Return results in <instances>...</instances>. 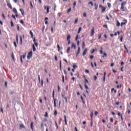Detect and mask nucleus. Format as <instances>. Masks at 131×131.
<instances>
[{
    "mask_svg": "<svg viewBox=\"0 0 131 131\" xmlns=\"http://www.w3.org/2000/svg\"><path fill=\"white\" fill-rule=\"evenodd\" d=\"M125 5H126V3L125 2L122 3L120 7V11H121V12H125V11H126V7H125Z\"/></svg>",
    "mask_w": 131,
    "mask_h": 131,
    "instance_id": "obj_1",
    "label": "nucleus"
},
{
    "mask_svg": "<svg viewBox=\"0 0 131 131\" xmlns=\"http://www.w3.org/2000/svg\"><path fill=\"white\" fill-rule=\"evenodd\" d=\"M52 97H53V98L54 99V108H56L57 107V104H56V99H55V91H53V92Z\"/></svg>",
    "mask_w": 131,
    "mask_h": 131,
    "instance_id": "obj_2",
    "label": "nucleus"
},
{
    "mask_svg": "<svg viewBox=\"0 0 131 131\" xmlns=\"http://www.w3.org/2000/svg\"><path fill=\"white\" fill-rule=\"evenodd\" d=\"M32 58V51L30 52L27 56V59L28 60H29L30 59H31Z\"/></svg>",
    "mask_w": 131,
    "mask_h": 131,
    "instance_id": "obj_3",
    "label": "nucleus"
},
{
    "mask_svg": "<svg viewBox=\"0 0 131 131\" xmlns=\"http://www.w3.org/2000/svg\"><path fill=\"white\" fill-rule=\"evenodd\" d=\"M84 86L86 90H89V87L88 86V85H86V83H89V80L88 79H85L84 81Z\"/></svg>",
    "mask_w": 131,
    "mask_h": 131,
    "instance_id": "obj_4",
    "label": "nucleus"
},
{
    "mask_svg": "<svg viewBox=\"0 0 131 131\" xmlns=\"http://www.w3.org/2000/svg\"><path fill=\"white\" fill-rule=\"evenodd\" d=\"M99 8L102 9L101 13H104L105 11H106V8L103 7L102 5H99Z\"/></svg>",
    "mask_w": 131,
    "mask_h": 131,
    "instance_id": "obj_5",
    "label": "nucleus"
},
{
    "mask_svg": "<svg viewBox=\"0 0 131 131\" xmlns=\"http://www.w3.org/2000/svg\"><path fill=\"white\" fill-rule=\"evenodd\" d=\"M123 21L124 22H122L121 23V27H122V26H123V25H125V24H126V23H127V20H126V19L123 20Z\"/></svg>",
    "mask_w": 131,
    "mask_h": 131,
    "instance_id": "obj_6",
    "label": "nucleus"
},
{
    "mask_svg": "<svg viewBox=\"0 0 131 131\" xmlns=\"http://www.w3.org/2000/svg\"><path fill=\"white\" fill-rule=\"evenodd\" d=\"M95 34V28H93L91 30V36H94V35Z\"/></svg>",
    "mask_w": 131,
    "mask_h": 131,
    "instance_id": "obj_7",
    "label": "nucleus"
},
{
    "mask_svg": "<svg viewBox=\"0 0 131 131\" xmlns=\"http://www.w3.org/2000/svg\"><path fill=\"white\" fill-rule=\"evenodd\" d=\"M86 53H88V48H86L84 50V51L82 54V56H85L86 55Z\"/></svg>",
    "mask_w": 131,
    "mask_h": 131,
    "instance_id": "obj_8",
    "label": "nucleus"
},
{
    "mask_svg": "<svg viewBox=\"0 0 131 131\" xmlns=\"http://www.w3.org/2000/svg\"><path fill=\"white\" fill-rule=\"evenodd\" d=\"M79 54H80V48H78V51L77 52V54H76V56L78 57V55H79Z\"/></svg>",
    "mask_w": 131,
    "mask_h": 131,
    "instance_id": "obj_9",
    "label": "nucleus"
},
{
    "mask_svg": "<svg viewBox=\"0 0 131 131\" xmlns=\"http://www.w3.org/2000/svg\"><path fill=\"white\" fill-rule=\"evenodd\" d=\"M62 98L65 100L66 103H68V100H67V97H65L64 95L61 96Z\"/></svg>",
    "mask_w": 131,
    "mask_h": 131,
    "instance_id": "obj_10",
    "label": "nucleus"
},
{
    "mask_svg": "<svg viewBox=\"0 0 131 131\" xmlns=\"http://www.w3.org/2000/svg\"><path fill=\"white\" fill-rule=\"evenodd\" d=\"M106 80V72H104V75H103V82H105Z\"/></svg>",
    "mask_w": 131,
    "mask_h": 131,
    "instance_id": "obj_11",
    "label": "nucleus"
},
{
    "mask_svg": "<svg viewBox=\"0 0 131 131\" xmlns=\"http://www.w3.org/2000/svg\"><path fill=\"white\" fill-rule=\"evenodd\" d=\"M71 49H74L75 50V49H76V45L72 43Z\"/></svg>",
    "mask_w": 131,
    "mask_h": 131,
    "instance_id": "obj_12",
    "label": "nucleus"
},
{
    "mask_svg": "<svg viewBox=\"0 0 131 131\" xmlns=\"http://www.w3.org/2000/svg\"><path fill=\"white\" fill-rule=\"evenodd\" d=\"M7 6H8V8H9L10 9H12V5H11V3H7Z\"/></svg>",
    "mask_w": 131,
    "mask_h": 131,
    "instance_id": "obj_13",
    "label": "nucleus"
},
{
    "mask_svg": "<svg viewBox=\"0 0 131 131\" xmlns=\"http://www.w3.org/2000/svg\"><path fill=\"white\" fill-rule=\"evenodd\" d=\"M20 12L21 13V15H23V16H24V10L22 9H19Z\"/></svg>",
    "mask_w": 131,
    "mask_h": 131,
    "instance_id": "obj_14",
    "label": "nucleus"
},
{
    "mask_svg": "<svg viewBox=\"0 0 131 131\" xmlns=\"http://www.w3.org/2000/svg\"><path fill=\"white\" fill-rule=\"evenodd\" d=\"M13 13H15V14H18V11H17V9H16V8H13Z\"/></svg>",
    "mask_w": 131,
    "mask_h": 131,
    "instance_id": "obj_15",
    "label": "nucleus"
},
{
    "mask_svg": "<svg viewBox=\"0 0 131 131\" xmlns=\"http://www.w3.org/2000/svg\"><path fill=\"white\" fill-rule=\"evenodd\" d=\"M116 26H117L118 27H119V26H121L120 23H119V21L118 20L117 21Z\"/></svg>",
    "mask_w": 131,
    "mask_h": 131,
    "instance_id": "obj_16",
    "label": "nucleus"
},
{
    "mask_svg": "<svg viewBox=\"0 0 131 131\" xmlns=\"http://www.w3.org/2000/svg\"><path fill=\"white\" fill-rule=\"evenodd\" d=\"M70 38H71V35H69L67 36V40H70Z\"/></svg>",
    "mask_w": 131,
    "mask_h": 131,
    "instance_id": "obj_17",
    "label": "nucleus"
},
{
    "mask_svg": "<svg viewBox=\"0 0 131 131\" xmlns=\"http://www.w3.org/2000/svg\"><path fill=\"white\" fill-rule=\"evenodd\" d=\"M116 112H117L118 116H119L120 117L122 116V115H121V114H120V112H118V111H116Z\"/></svg>",
    "mask_w": 131,
    "mask_h": 131,
    "instance_id": "obj_18",
    "label": "nucleus"
},
{
    "mask_svg": "<svg viewBox=\"0 0 131 131\" xmlns=\"http://www.w3.org/2000/svg\"><path fill=\"white\" fill-rule=\"evenodd\" d=\"M90 117H91V120H93V117H94V113H91Z\"/></svg>",
    "mask_w": 131,
    "mask_h": 131,
    "instance_id": "obj_19",
    "label": "nucleus"
},
{
    "mask_svg": "<svg viewBox=\"0 0 131 131\" xmlns=\"http://www.w3.org/2000/svg\"><path fill=\"white\" fill-rule=\"evenodd\" d=\"M11 58H12V60L15 61V57L14 56V53H12V54H11Z\"/></svg>",
    "mask_w": 131,
    "mask_h": 131,
    "instance_id": "obj_20",
    "label": "nucleus"
},
{
    "mask_svg": "<svg viewBox=\"0 0 131 131\" xmlns=\"http://www.w3.org/2000/svg\"><path fill=\"white\" fill-rule=\"evenodd\" d=\"M30 34L31 35V37L32 38H33V33H32V31H30Z\"/></svg>",
    "mask_w": 131,
    "mask_h": 131,
    "instance_id": "obj_21",
    "label": "nucleus"
},
{
    "mask_svg": "<svg viewBox=\"0 0 131 131\" xmlns=\"http://www.w3.org/2000/svg\"><path fill=\"white\" fill-rule=\"evenodd\" d=\"M19 22H20V23L21 24H22V25H24V26L25 23H24V21H23V19H21L20 20H19Z\"/></svg>",
    "mask_w": 131,
    "mask_h": 131,
    "instance_id": "obj_22",
    "label": "nucleus"
},
{
    "mask_svg": "<svg viewBox=\"0 0 131 131\" xmlns=\"http://www.w3.org/2000/svg\"><path fill=\"white\" fill-rule=\"evenodd\" d=\"M64 118L65 124L66 125H67V120L66 119V116H64Z\"/></svg>",
    "mask_w": 131,
    "mask_h": 131,
    "instance_id": "obj_23",
    "label": "nucleus"
},
{
    "mask_svg": "<svg viewBox=\"0 0 131 131\" xmlns=\"http://www.w3.org/2000/svg\"><path fill=\"white\" fill-rule=\"evenodd\" d=\"M36 51V48H35V46H34V45H33V51L35 52Z\"/></svg>",
    "mask_w": 131,
    "mask_h": 131,
    "instance_id": "obj_24",
    "label": "nucleus"
},
{
    "mask_svg": "<svg viewBox=\"0 0 131 131\" xmlns=\"http://www.w3.org/2000/svg\"><path fill=\"white\" fill-rule=\"evenodd\" d=\"M31 128L32 130H33V122H31Z\"/></svg>",
    "mask_w": 131,
    "mask_h": 131,
    "instance_id": "obj_25",
    "label": "nucleus"
},
{
    "mask_svg": "<svg viewBox=\"0 0 131 131\" xmlns=\"http://www.w3.org/2000/svg\"><path fill=\"white\" fill-rule=\"evenodd\" d=\"M82 28L81 27L79 28L78 31V34H79L80 33V31H81Z\"/></svg>",
    "mask_w": 131,
    "mask_h": 131,
    "instance_id": "obj_26",
    "label": "nucleus"
},
{
    "mask_svg": "<svg viewBox=\"0 0 131 131\" xmlns=\"http://www.w3.org/2000/svg\"><path fill=\"white\" fill-rule=\"evenodd\" d=\"M71 48L70 47H68V49H67V54H69V52H70V49Z\"/></svg>",
    "mask_w": 131,
    "mask_h": 131,
    "instance_id": "obj_27",
    "label": "nucleus"
},
{
    "mask_svg": "<svg viewBox=\"0 0 131 131\" xmlns=\"http://www.w3.org/2000/svg\"><path fill=\"white\" fill-rule=\"evenodd\" d=\"M55 125L56 126V129H59V126H58V123L55 121Z\"/></svg>",
    "mask_w": 131,
    "mask_h": 131,
    "instance_id": "obj_28",
    "label": "nucleus"
},
{
    "mask_svg": "<svg viewBox=\"0 0 131 131\" xmlns=\"http://www.w3.org/2000/svg\"><path fill=\"white\" fill-rule=\"evenodd\" d=\"M96 51H98L97 49H93V51L91 52V54H94Z\"/></svg>",
    "mask_w": 131,
    "mask_h": 131,
    "instance_id": "obj_29",
    "label": "nucleus"
},
{
    "mask_svg": "<svg viewBox=\"0 0 131 131\" xmlns=\"http://www.w3.org/2000/svg\"><path fill=\"white\" fill-rule=\"evenodd\" d=\"M57 49L58 52H60V50H61V48L60 47V46L59 45H57Z\"/></svg>",
    "mask_w": 131,
    "mask_h": 131,
    "instance_id": "obj_30",
    "label": "nucleus"
},
{
    "mask_svg": "<svg viewBox=\"0 0 131 131\" xmlns=\"http://www.w3.org/2000/svg\"><path fill=\"white\" fill-rule=\"evenodd\" d=\"M60 70H62V61H60Z\"/></svg>",
    "mask_w": 131,
    "mask_h": 131,
    "instance_id": "obj_31",
    "label": "nucleus"
},
{
    "mask_svg": "<svg viewBox=\"0 0 131 131\" xmlns=\"http://www.w3.org/2000/svg\"><path fill=\"white\" fill-rule=\"evenodd\" d=\"M62 82L63 83H65V77L64 76H62Z\"/></svg>",
    "mask_w": 131,
    "mask_h": 131,
    "instance_id": "obj_32",
    "label": "nucleus"
},
{
    "mask_svg": "<svg viewBox=\"0 0 131 131\" xmlns=\"http://www.w3.org/2000/svg\"><path fill=\"white\" fill-rule=\"evenodd\" d=\"M20 45L22 46V42H23V40H22V36H20Z\"/></svg>",
    "mask_w": 131,
    "mask_h": 131,
    "instance_id": "obj_33",
    "label": "nucleus"
},
{
    "mask_svg": "<svg viewBox=\"0 0 131 131\" xmlns=\"http://www.w3.org/2000/svg\"><path fill=\"white\" fill-rule=\"evenodd\" d=\"M19 126H20V127L21 128H24L25 127L24 126V125L23 124H20V125H19Z\"/></svg>",
    "mask_w": 131,
    "mask_h": 131,
    "instance_id": "obj_34",
    "label": "nucleus"
},
{
    "mask_svg": "<svg viewBox=\"0 0 131 131\" xmlns=\"http://www.w3.org/2000/svg\"><path fill=\"white\" fill-rule=\"evenodd\" d=\"M10 23H11V27H14V23H13V20H11Z\"/></svg>",
    "mask_w": 131,
    "mask_h": 131,
    "instance_id": "obj_35",
    "label": "nucleus"
},
{
    "mask_svg": "<svg viewBox=\"0 0 131 131\" xmlns=\"http://www.w3.org/2000/svg\"><path fill=\"white\" fill-rule=\"evenodd\" d=\"M81 100H82L83 104H85V102H84V101L83 100V97H82V96L81 97Z\"/></svg>",
    "mask_w": 131,
    "mask_h": 131,
    "instance_id": "obj_36",
    "label": "nucleus"
},
{
    "mask_svg": "<svg viewBox=\"0 0 131 131\" xmlns=\"http://www.w3.org/2000/svg\"><path fill=\"white\" fill-rule=\"evenodd\" d=\"M73 68H74V69H76V68H77V66L76 64H74L73 66Z\"/></svg>",
    "mask_w": 131,
    "mask_h": 131,
    "instance_id": "obj_37",
    "label": "nucleus"
},
{
    "mask_svg": "<svg viewBox=\"0 0 131 131\" xmlns=\"http://www.w3.org/2000/svg\"><path fill=\"white\" fill-rule=\"evenodd\" d=\"M107 6H108L109 9H110V8H111V3H107Z\"/></svg>",
    "mask_w": 131,
    "mask_h": 131,
    "instance_id": "obj_38",
    "label": "nucleus"
},
{
    "mask_svg": "<svg viewBox=\"0 0 131 131\" xmlns=\"http://www.w3.org/2000/svg\"><path fill=\"white\" fill-rule=\"evenodd\" d=\"M78 22V18H76L75 20V22H74V24H77V23Z\"/></svg>",
    "mask_w": 131,
    "mask_h": 131,
    "instance_id": "obj_39",
    "label": "nucleus"
},
{
    "mask_svg": "<svg viewBox=\"0 0 131 131\" xmlns=\"http://www.w3.org/2000/svg\"><path fill=\"white\" fill-rule=\"evenodd\" d=\"M104 57H107V53H104L103 55L102 56V58H104Z\"/></svg>",
    "mask_w": 131,
    "mask_h": 131,
    "instance_id": "obj_40",
    "label": "nucleus"
},
{
    "mask_svg": "<svg viewBox=\"0 0 131 131\" xmlns=\"http://www.w3.org/2000/svg\"><path fill=\"white\" fill-rule=\"evenodd\" d=\"M100 49H101V50H100V54H103V48L102 47H101L100 48Z\"/></svg>",
    "mask_w": 131,
    "mask_h": 131,
    "instance_id": "obj_41",
    "label": "nucleus"
},
{
    "mask_svg": "<svg viewBox=\"0 0 131 131\" xmlns=\"http://www.w3.org/2000/svg\"><path fill=\"white\" fill-rule=\"evenodd\" d=\"M47 14H49V13H50V8L49 7L47 8Z\"/></svg>",
    "mask_w": 131,
    "mask_h": 131,
    "instance_id": "obj_42",
    "label": "nucleus"
},
{
    "mask_svg": "<svg viewBox=\"0 0 131 131\" xmlns=\"http://www.w3.org/2000/svg\"><path fill=\"white\" fill-rule=\"evenodd\" d=\"M45 117H49V115L48 114V112H46Z\"/></svg>",
    "mask_w": 131,
    "mask_h": 131,
    "instance_id": "obj_43",
    "label": "nucleus"
},
{
    "mask_svg": "<svg viewBox=\"0 0 131 131\" xmlns=\"http://www.w3.org/2000/svg\"><path fill=\"white\" fill-rule=\"evenodd\" d=\"M5 85L6 88H8V82H7V81L5 82Z\"/></svg>",
    "mask_w": 131,
    "mask_h": 131,
    "instance_id": "obj_44",
    "label": "nucleus"
},
{
    "mask_svg": "<svg viewBox=\"0 0 131 131\" xmlns=\"http://www.w3.org/2000/svg\"><path fill=\"white\" fill-rule=\"evenodd\" d=\"M78 37H79V36L78 35H77L76 36V39L75 40H76V41H77V40H78Z\"/></svg>",
    "mask_w": 131,
    "mask_h": 131,
    "instance_id": "obj_45",
    "label": "nucleus"
},
{
    "mask_svg": "<svg viewBox=\"0 0 131 131\" xmlns=\"http://www.w3.org/2000/svg\"><path fill=\"white\" fill-rule=\"evenodd\" d=\"M54 115L55 116H56V115H58V112H57V111H55Z\"/></svg>",
    "mask_w": 131,
    "mask_h": 131,
    "instance_id": "obj_46",
    "label": "nucleus"
},
{
    "mask_svg": "<svg viewBox=\"0 0 131 131\" xmlns=\"http://www.w3.org/2000/svg\"><path fill=\"white\" fill-rule=\"evenodd\" d=\"M113 121H114V120L113 119V118H111V119H110V122H111L112 123H113Z\"/></svg>",
    "mask_w": 131,
    "mask_h": 131,
    "instance_id": "obj_47",
    "label": "nucleus"
},
{
    "mask_svg": "<svg viewBox=\"0 0 131 131\" xmlns=\"http://www.w3.org/2000/svg\"><path fill=\"white\" fill-rule=\"evenodd\" d=\"M58 16L59 18L61 17V16H62V13H58Z\"/></svg>",
    "mask_w": 131,
    "mask_h": 131,
    "instance_id": "obj_48",
    "label": "nucleus"
},
{
    "mask_svg": "<svg viewBox=\"0 0 131 131\" xmlns=\"http://www.w3.org/2000/svg\"><path fill=\"white\" fill-rule=\"evenodd\" d=\"M13 44H14V47H15V48H17V43H16V41H14V42H13Z\"/></svg>",
    "mask_w": 131,
    "mask_h": 131,
    "instance_id": "obj_49",
    "label": "nucleus"
},
{
    "mask_svg": "<svg viewBox=\"0 0 131 131\" xmlns=\"http://www.w3.org/2000/svg\"><path fill=\"white\" fill-rule=\"evenodd\" d=\"M123 0H117L115 2L116 4H118V2H122Z\"/></svg>",
    "mask_w": 131,
    "mask_h": 131,
    "instance_id": "obj_50",
    "label": "nucleus"
},
{
    "mask_svg": "<svg viewBox=\"0 0 131 131\" xmlns=\"http://www.w3.org/2000/svg\"><path fill=\"white\" fill-rule=\"evenodd\" d=\"M89 5H91L92 7L94 6V4L93 3V2H89Z\"/></svg>",
    "mask_w": 131,
    "mask_h": 131,
    "instance_id": "obj_51",
    "label": "nucleus"
},
{
    "mask_svg": "<svg viewBox=\"0 0 131 131\" xmlns=\"http://www.w3.org/2000/svg\"><path fill=\"white\" fill-rule=\"evenodd\" d=\"M103 27L104 28H108V26L107 25H103Z\"/></svg>",
    "mask_w": 131,
    "mask_h": 131,
    "instance_id": "obj_52",
    "label": "nucleus"
},
{
    "mask_svg": "<svg viewBox=\"0 0 131 131\" xmlns=\"http://www.w3.org/2000/svg\"><path fill=\"white\" fill-rule=\"evenodd\" d=\"M83 17H84L85 18H86L87 16H86V13H84L83 14Z\"/></svg>",
    "mask_w": 131,
    "mask_h": 131,
    "instance_id": "obj_53",
    "label": "nucleus"
},
{
    "mask_svg": "<svg viewBox=\"0 0 131 131\" xmlns=\"http://www.w3.org/2000/svg\"><path fill=\"white\" fill-rule=\"evenodd\" d=\"M54 59L55 60V61H58V57H57V56H55L54 57Z\"/></svg>",
    "mask_w": 131,
    "mask_h": 131,
    "instance_id": "obj_54",
    "label": "nucleus"
},
{
    "mask_svg": "<svg viewBox=\"0 0 131 131\" xmlns=\"http://www.w3.org/2000/svg\"><path fill=\"white\" fill-rule=\"evenodd\" d=\"M74 9H75V6H76V2H74Z\"/></svg>",
    "mask_w": 131,
    "mask_h": 131,
    "instance_id": "obj_55",
    "label": "nucleus"
},
{
    "mask_svg": "<svg viewBox=\"0 0 131 131\" xmlns=\"http://www.w3.org/2000/svg\"><path fill=\"white\" fill-rule=\"evenodd\" d=\"M97 79H98V77H97V76H94V80L96 81V80H97Z\"/></svg>",
    "mask_w": 131,
    "mask_h": 131,
    "instance_id": "obj_56",
    "label": "nucleus"
},
{
    "mask_svg": "<svg viewBox=\"0 0 131 131\" xmlns=\"http://www.w3.org/2000/svg\"><path fill=\"white\" fill-rule=\"evenodd\" d=\"M121 86H122L121 85H118L117 86V89H121Z\"/></svg>",
    "mask_w": 131,
    "mask_h": 131,
    "instance_id": "obj_57",
    "label": "nucleus"
},
{
    "mask_svg": "<svg viewBox=\"0 0 131 131\" xmlns=\"http://www.w3.org/2000/svg\"><path fill=\"white\" fill-rule=\"evenodd\" d=\"M85 47V43H84V42H83L82 43V48H84Z\"/></svg>",
    "mask_w": 131,
    "mask_h": 131,
    "instance_id": "obj_58",
    "label": "nucleus"
},
{
    "mask_svg": "<svg viewBox=\"0 0 131 131\" xmlns=\"http://www.w3.org/2000/svg\"><path fill=\"white\" fill-rule=\"evenodd\" d=\"M63 72H64V74L66 75H67V72L66 71V70H63Z\"/></svg>",
    "mask_w": 131,
    "mask_h": 131,
    "instance_id": "obj_59",
    "label": "nucleus"
},
{
    "mask_svg": "<svg viewBox=\"0 0 131 131\" xmlns=\"http://www.w3.org/2000/svg\"><path fill=\"white\" fill-rule=\"evenodd\" d=\"M99 37H98V39H100L102 37V35L101 34H99Z\"/></svg>",
    "mask_w": 131,
    "mask_h": 131,
    "instance_id": "obj_60",
    "label": "nucleus"
},
{
    "mask_svg": "<svg viewBox=\"0 0 131 131\" xmlns=\"http://www.w3.org/2000/svg\"><path fill=\"white\" fill-rule=\"evenodd\" d=\"M70 12H71V8L68 9L67 13H70Z\"/></svg>",
    "mask_w": 131,
    "mask_h": 131,
    "instance_id": "obj_61",
    "label": "nucleus"
},
{
    "mask_svg": "<svg viewBox=\"0 0 131 131\" xmlns=\"http://www.w3.org/2000/svg\"><path fill=\"white\" fill-rule=\"evenodd\" d=\"M41 128H42L43 127V123H41L40 124Z\"/></svg>",
    "mask_w": 131,
    "mask_h": 131,
    "instance_id": "obj_62",
    "label": "nucleus"
},
{
    "mask_svg": "<svg viewBox=\"0 0 131 131\" xmlns=\"http://www.w3.org/2000/svg\"><path fill=\"white\" fill-rule=\"evenodd\" d=\"M20 62L21 63H23V60L22 59V56H20Z\"/></svg>",
    "mask_w": 131,
    "mask_h": 131,
    "instance_id": "obj_63",
    "label": "nucleus"
},
{
    "mask_svg": "<svg viewBox=\"0 0 131 131\" xmlns=\"http://www.w3.org/2000/svg\"><path fill=\"white\" fill-rule=\"evenodd\" d=\"M95 116H97L99 114V113L98 112H95Z\"/></svg>",
    "mask_w": 131,
    "mask_h": 131,
    "instance_id": "obj_64",
    "label": "nucleus"
}]
</instances>
